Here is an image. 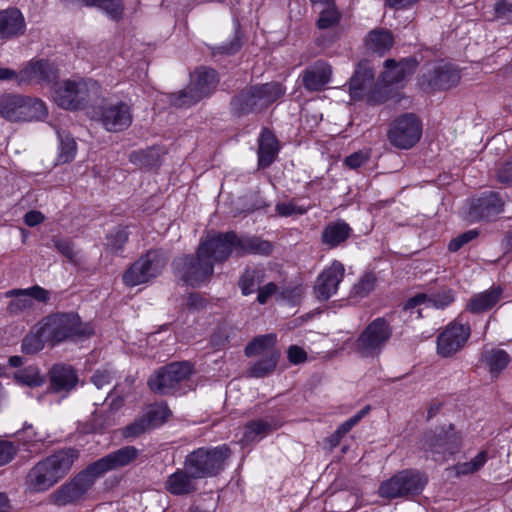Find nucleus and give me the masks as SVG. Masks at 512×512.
<instances>
[{
	"label": "nucleus",
	"instance_id": "obj_35",
	"mask_svg": "<svg viewBox=\"0 0 512 512\" xmlns=\"http://www.w3.org/2000/svg\"><path fill=\"white\" fill-rule=\"evenodd\" d=\"M393 44V34L391 31L383 28L371 30L365 38L367 49L379 55H383L389 51Z\"/></svg>",
	"mask_w": 512,
	"mask_h": 512
},
{
	"label": "nucleus",
	"instance_id": "obj_31",
	"mask_svg": "<svg viewBox=\"0 0 512 512\" xmlns=\"http://www.w3.org/2000/svg\"><path fill=\"white\" fill-rule=\"evenodd\" d=\"M273 250V245L256 236H239L236 234L235 254L242 257L246 254H258L268 256Z\"/></svg>",
	"mask_w": 512,
	"mask_h": 512
},
{
	"label": "nucleus",
	"instance_id": "obj_43",
	"mask_svg": "<svg viewBox=\"0 0 512 512\" xmlns=\"http://www.w3.org/2000/svg\"><path fill=\"white\" fill-rule=\"evenodd\" d=\"M59 140L58 161L61 163L71 162L76 154V142L70 133L64 130H57Z\"/></svg>",
	"mask_w": 512,
	"mask_h": 512
},
{
	"label": "nucleus",
	"instance_id": "obj_4",
	"mask_svg": "<svg viewBox=\"0 0 512 512\" xmlns=\"http://www.w3.org/2000/svg\"><path fill=\"white\" fill-rule=\"evenodd\" d=\"M230 448L223 444L213 448L201 447L190 452L184 460V467L198 479L217 476L224 470Z\"/></svg>",
	"mask_w": 512,
	"mask_h": 512
},
{
	"label": "nucleus",
	"instance_id": "obj_14",
	"mask_svg": "<svg viewBox=\"0 0 512 512\" xmlns=\"http://www.w3.org/2000/svg\"><path fill=\"white\" fill-rule=\"evenodd\" d=\"M99 478L89 464L84 470L75 475L69 482L60 486L52 494L57 506H67L81 501Z\"/></svg>",
	"mask_w": 512,
	"mask_h": 512
},
{
	"label": "nucleus",
	"instance_id": "obj_59",
	"mask_svg": "<svg viewBox=\"0 0 512 512\" xmlns=\"http://www.w3.org/2000/svg\"><path fill=\"white\" fill-rule=\"evenodd\" d=\"M17 449L12 442L0 440V466L9 463L16 455Z\"/></svg>",
	"mask_w": 512,
	"mask_h": 512
},
{
	"label": "nucleus",
	"instance_id": "obj_37",
	"mask_svg": "<svg viewBox=\"0 0 512 512\" xmlns=\"http://www.w3.org/2000/svg\"><path fill=\"white\" fill-rule=\"evenodd\" d=\"M19 111L18 121L43 120L48 114L46 105L42 100L25 96L24 103H22Z\"/></svg>",
	"mask_w": 512,
	"mask_h": 512
},
{
	"label": "nucleus",
	"instance_id": "obj_20",
	"mask_svg": "<svg viewBox=\"0 0 512 512\" xmlns=\"http://www.w3.org/2000/svg\"><path fill=\"white\" fill-rule=\"evenodd\" d=\"M504 209V201L496 192H485L469 204L468 218L472 222L491 220Z\"/></svg>",
	"mask_w": 512,
	"mask_h": 512
},
{
	"label": "nucleus",
	"instance_id": "obj_32",
	"mask_svg": "<svg viewBox=\"0 0 512 512\" xmlns=\"http://www.w3.org/2000/svg\"><path fill=\"white\" fill-rule=\"evenodd\" d=\"M503 289L500 286L475 294L466 305V310L473 314L484 313L492 309L501 299Z\"/></svg>",
	"mask_w": 512,
	"mask_h": 512
},
{
	"label": "nucleus",
	"instance_id": "obj_7",
	"mask_svg": "<svg viewBox=\"0 0 512 512\" xmlns=\"http://www.w3.org/2000/svg\"><path fill=\"white\" fill-rule=\"evenodd\" d=\"M218 82L217 72L214 69L201 67L195 71L185 89L169 94V102L177 108L190 107L213 93Z\"/></svg>",
	"mask_w": 512,
	"mask_h": 512
},
{
	"label": "nucleus",
	"instance_id": "obj_19",
	"mask_svg": "<svg viewBox=\"0 0 512 512\" xmlns=\"http://www.w3.org/2000/svg\"><path fill=\"white\" fill-rule=\"evenodd\" d=\"M460 71L450 63H440L432 70L424 73L419 80L421 88L426 92L447 90L458 84Z\"/></svg>",
	"mask_w": 512,
	"mask_h": 512
},
{
	"label": "nucleus",
	"instance_id": "obj_58",
	"mask_svg": "<svg viewBox=\"0 0 512 512\" xmlns=\"http://www.w3.org/2000/svg\"><path fill=\"white\" fill-rule=\"evenodd\" d=\"M497 181L503 185H512V159L502 163L496 173Z\"/></svg>",
	"mask_w": 512,
	"mask_h": 512
},
{
	"label": "nucleus",
	"instance_id": "obj_60",
	"mask_svg": "<svg viewBox=\"0 0 512 512\" xmlns=\"http://www.w3.org/2000/svg\"><path fill=\"white\" fill-rule=\"evenodd\" d=\"M257 292V302L263 305L267 303L271 296L275 295L277 297L278 286L274 282H269L266 285L259 287Z\"/></svg>",
	"mask_w": 512,
	"mask_h": 512
},
{
	"label": "nucleus",
	"instance_id": "obj_40",
	"mask_svg": "<svg viewBox=\"0 0 512 512\" xmlns=\"http://www.w3.org/2000/svg\"><path fill=\"white\" fill-rule=\"evenodd\" d=\"M24 96L5 94L0 97V114L9 121H18Z\"/></svg>",
	"mask_w": 512,
	"mask_h": 512
},
{
	"label": "nucleus",
	"instance_id": "obj_61",
	"mask_svg": "<svg viewBox=\"0 0 512 512\" xmlns=\"http://www.w3.org/2000/svg\"><path fill=\"white\" fill-rule=\"evenodd\" d=\"M23 292H27L30 299H34L41 303H48L50 299V292L38 285L23 289Z\"/></svg>",
	"mask_w": 512,
	"mask_h": 512
},
{
	"label": "nucleus",
	"instance_id": "obj_24",
	"mask_svg": "<svg viewBox=\"0 0 512 512\" xmlns=\"http://www.w3.org/2000/svg\"><path fill=\"white\" fill-rule=\"evenodd\" d=\"M418 65V62L413 57L404 58L399 62L394 59H387L384 62L385 70L381 74V81L386 86L398 84L411 76Z\"/></svg>",
	"mask_w": 512,
	"mask_h": 512
},
{
	"label": "nucleus",
	"instance_id": "obj_51",
	"mask_svg": "<svg viewBox=\"0 0 512 512\" xmlns=\"http://www.w3.org/2000/svg\"><path fill=\"white\" fill-rule=\"evenodd\" d=\"M149 430H151V429H150L149 425L147 424L145 417L142 414L141 416L137 417L132 423H130L129 425H127L124 428L123 435L126 438H129V437L135 438V437H138V436L144 434L145 432H147Z\"/></svg>",
	"mask_w": 512,
	"mask_h": 512
},
{
	"label": "nucleus",
	"instance_id": "obj_26",
	"mask_svg": "<svg viewBox=\"0 0 512 512\" xmlns=\"http://www.w3.org/2000/svg\"><path fill=\"white\" fill-rule=\"evenodd\" d=\"M197 480L198 478L193 475V472L183 466L182 469L178 468L167 477L164 488L174 496H186L197 491Z\"/></svg>",
	"mask_w": 512,
	"mask_h": 512
},
{
	"label": "nucleus",
	"instance_id": "obj_33",
	"mask_svg": "<svg viewBox=\"0 0 512 512\" xmlns=\"http://www.w3.org/2000/svg\"><path fill=\"white\" fill-rule=\"evenodd\" d=\"M480 361L484 364L493 377H498L508 366L511 359L509 354L498 348H484L481 352Z\"/></svg>",
	"mask_w": 512,
	"mask_h": 512
},
{
	"label": "nucleus",
	"instance_id": "obj_29",
	"mask_svg": "<svg viewBox=\"0 0 512 512\" xmlns=\"http://www.w3.org/2000/svg\"><path fill=\"white\" fill-rule=\"evenodd\" d=\"M26 23L17 8L0 10V40H11L25 33Z\"/></svg>",
	"mask_w": 512,
	"mask_h": 512
},
{
	"label": "nucleus",
	"instance_id": "obj_10",
	"mask_svg": "<svg viewBox=\"0 0 512 512\" xmlns=\"http://www.w3.org/2000/svg\"><path fill=\"white\" fill-rule=\"evenodd\" d=\"M169 256L162 249H152L137 259L123 274L127 286H137L160 275Z\"/></svg>",
	"mask_w": 512,
	"mask_h": 512
},
{
	"label": "nucleus",
	"instance_id": "obj_16",
	"mask_svg": "<svg viewBox=\"0 0 512 512\" xmlns=\"http://www.w3.org/2000/svg\"><path fill=\"white\" fill-rule=\"evenodd\" d=\"M95 120L102 123L104 128L110 132H119L127 129L132 123L131 107L123 102H105L93 108Z\"/></svg>",
	"mask_w": 512,
	"mask_h": 512
},
{
	"label": "nucleus",
	"instance_id": "obj_50",
	"mask_svg": "<svg viewBox=\"0 0 512 512\" xmlns=\"http://www.w3.org/2000/svg\"><path fill=\"white\" fill-rule=\"evenodd\" d=\"M53 247L70 262H76L77 252L72 241L68 238L53 237Z\"/></svg>",
	"mask_w": 512,
	"mask_h": 512
},
{
	"label": "nucleus",
	"instance_id": "obj_54",
	"mask_svg": "<svg viewBox=\"0 0 512 512\" xmlns=\"http://www.w3.org/2000/svg\"><path fill=\"white\" fill-rule=\"evenodd\" d=\"M242 46L241 37L238 32L235 33L233 39L228 43H223L213 49V54L233 55L240 50Z\"/></svg>",
	"mask_w": 512,
	"mask_h": 512
},
{
	"label": "nucleus",
	"instance_id": "obj_64",
	"mask_svg": "<svg viewBox=\"0 0 512 512\" xmlns=\"http://www.w3.org/2000/svg\"><path fill=\"white\" fill-rule=\"evenodd\" d=\"M21 71L16 72L10 68H0V81H15L19 86L25 85V83L20 82Z\"/></svg>",
	"mask_w": 512,
	"mask_h": 512
},
{
	"label": "nucleus",
	"instance_id": "obj_53",
	"mask_svg": "<svg viewBox=\"0 0 512 512\" xmlns=\"http://www.w3.org/2000/svg\"><path fill=\"white\" fill-rule=\"evenodd\" d=\"M478 235H479V231L477 229H471V230H468V231L458 235L457 237L453 238L450 241V243L448 245L449 251L457 252L464 245L468 244L470 241L477 238Z\"/></svg>",
	"mask_w": 512,
	"mask_h": 512
},
{
	"label": "nucleus",
	"instance_id": "obj_8",
	"mask_svg": "<svg viewBox=\"0 0 512 512\" xmlns=\"http://www.w3.org/2000/svg\"><path fill=\"white\" fill-rule=\"evenodd\" d=\"M172 266L175 275L193 288L207 284L214 274V265L208 257L200 255L198 248L194 255L188 254L175 258Z\"/></svg>",
	"mask_w": 512,
	"mask_h": 512
},
{
	"label": "nucleus",
	"instance_id": "obj_28",
	"mask_svg": "<svg viewBox=\"0 0 512 512\" xmlns=\"http://www.w3.org/2000/svg\"><path fill=\"white\" fill-rule=\"evenodd\" d=\"M50 390L55 393H69L78 384L76 370L67 364H54L49 370Z\"/></svg>",
	"mask_w": 512,
	"mask_h": 512
},
{
	"label": "nucleus",
	"instance_id": "obj_23",
	"mask_svg": "<svg viewBox=\"0 0 512 512\" xmlns=\"http://www.w3.org/2000/svg\"><path fill=\"white\" fill-rule=\"evenodd\" d=\"M57 78L58 70L56 66L48 60L40 59L27 63L21 70L20 82L25 84L31 82L49 84Z\"/></svg>",
	"mask_w": 512,
	"mask_h": 512
},
{
	"label": "nucleus",
	"instance_id": "obj_48",
	"mask_svg": "<svg viewBox=\"0 0 512 512\" xmlns=\"http://www.w3.org/2000/svg\"><path fill=\"white\" fill-rule=\"evenodd\" d=\"M455 294L452 289H443L437 293H433L430 296L428 295V305L438 308L444 309L454 302Z\"/></svg>",
	"mask_w": 512,
	"mask_h": 512
},
{
	"label": "nucleus",
	"instance_id": "obj_45",
	"mask_svg": "<svg viewBox=\"0 0 512 512\" xmlns=\"http://www.w3.org/2000/svg\"><path fill=\"white\" fill-rule=\"evenodd\" d=\"M376 282L377 278L373 273H365L352 287L350 297L357 299L367 297L375 289Z\"/></svg>",
	"mask_w": 512,
	"mask_h": 512
},
{
	"label": "nucleus",
	"instance_id": "obj_25",
	"mask_svg": "<svg viewBox=\"0 0 512 512\" xmlns=\"http://www.w3.org/2000/svg\"><path fill=\"white\" fill-rule=\"evenodd\" d=\"M374 84V71L370 62L361 60L350 78L349 93L352 99L360 100Z\"/></svg>",
	"mask_w": 512,
	"mask_h": 512
},
{
	"label": "nucleus",
	"instance_id": "obj_62",
	"mask_svg": "<svg viewBox=\"0 0 512 512\" xmlns=\"http://www.w3.org/2000/svg\"><path fill=\"white\" fill-rule=\"evenodd\" d=\"M368 159H369L368 153L363 152V151H357V152H354L351 155L347 156L344 160V163L349 168L356 169V168H359L366 161H368Z\"/></svg>",
	"mask_w": 512,
	"mask_h": 512
},
{
	"label": "nucleus",
	"instance_id": "obj_57",
	"mask_svg": "<svg viewBox=\"0 0 512 512\" xmlns=\"http://www.w3.org/2000/svg\"><path fill=\"white\" fill-rule=\"evenodd\" d=\"M114 377V373L107 369H98L94 372V374L91 377V382L98 388H102L105 385H108L111 383L112 379Z\"/></svg>",
	"mask_w": 512,
	"mask_h": 512
},
{
	"label": "nucleus",
	"instance_id": "obj_63",
	"mask_svg": "<svg viewBox=\"0 0 512 512\" xmlns=\"http://www.w3.org/2000/svg\"><path fill=\"white\" fill-rule=\"evenodd\" d=\"M288 359L293 364H300L306 361L307 354L306 352L299 346L292 345L289 347L287 351Z\"/></svg>",
	"mask_w": 512,
	"mask_h": 512
},
{
	"label": "nucleus",
	"instance_id": "obj_44",
	"mask_svg": "<svg viewBox=\"0 0 512 512\" xmlns=\"http://www.w3.org/2000/svg\"><path fill=\"white\" fill-rule=\"evenodd\" d=\"M171 415V411L165 403H156L147 408L143 413L150 429L162 425Z\"/></svg>",
	"mask_w": 512,
	"mask_h": 512
},
{
	"label": "nucleus",
	"instance_id": "obj_52",
	"mask_svg": "<svg viewBox=\"0 0 512 512\" xmlns=\"http://www.w3.org/2000/svg\"><path fill=\"white\" fill-rule=\"evenodd\" d=\"M302 294L303 289L301 286H287L281 289L278 287L277 300L287 301L295 305L299 302Z\"/></svg>",
	"mask_w": 512,
	"mask_h": 512
},
{
	"label": "nucleus",
	"instance_id": "obj_30",
	"mask_svg": "<svg viewBox=\"0 0 512 512\" xmlns=\"http://www.w3.org/2000/svg\"><path fill=\"white\" fill-rule=\"evenodd\" d=\"M279 143L276 136L268 128H263L258 139V167L268 168L276 159Z\"/></svg>",
	"mask_w": 512,
	"mask_h": 512
},
{
	"label": "nucleus",
	"instance_id": "obj_11",
	"mask_svg": "<svg viewBox=\"0 0 512 512\" xmlns=\"http://www.w3.org/2000/svg\"><path fill=\"white\" fill-rule=\"evenodd\" d=\"M392 336V327L384 317L370 322L355 341L354 349L363 358L378 357Z\"/></svg>",
	"mask_w": 512,
	"mask_h": 512
},
{
	"label": "nucleus",
	"instance_id": "obj_55",
	"mask_svg": "<svg viewBox=\"0 0 512 512\" xmlns=\"http://www.w3.org/2000/svg\"><path fill=\"white\" fill-rule=\"evenodd\" d=\"M128 240V232L125 229H117L108 236V246L115 252L122 250Z\"/></svg>",
	"mask_w": 512,
	"mask_h": 512
},
{
	"label": "nucleus",
	"instance_id": "obj_13",
	"mask_svg": "<svg viewBox=\"0 0 512 512\" xmlns=\"http://www.w3.org/2000/svg\"><path fill=\"white\" fill-rule=\"evenodd\" d=\"M427 484V477L417 470H403L379 487V495L393 499L418 495Z\"/></svg>",
	"mask_w": 512,
	"mask_h": 512
},
{
	"label": "nucleus",
	"instance_id": "obj_42",
	"mask_svg": "<svg viewBox=\"0 0 512 512\" xmlns=\"http://www.w3.org/2000/svg\"><path fill=\"white\" fill-rule=\"evenodd\" d=\"M45 343H47V339L42 334L41 325L38 322L34 331L23 338L21 349L25 354H36L44 348Z\"/></svg>",
	"mask_w": 512,
	"mask_h": 512
},
{
	"label": "nucleus",
	"instance_id": "obj_38",
	"mask_svg": "<svg viewBox=\"0 0 512 512\" xmlns=\"http://www.w3.org/2000/svg\"><path fill=\"white\" fill-rule=\"evenodd\" d=\"M264 274L262 270L247 267L238 280V286L244 296H248L258 290L263 282Z\"/></svg>",
	"mask_w": 512,
	"mask_h": 512
},
{
	"label": "nucleus",
	"instance_id": "obj_46",
	"mask_svg": "<svg viewBox=\"0 0 512 512\" xmlns=\"http://www.w3.org/2000/svg\"><path fill=\"white\" fill-rule=\"evenodd\" d=\"M14 378L18 383L29 387H38L43 384L39 369L33 365L17 371Z\"/></svg>",
	"mask_w": 512,
	"mask_h": 512
},
{
	"label": "nucleus",
	"instance_id": "obj_1",
	"mask_svg": "<svg viewBox=\"0 0 512 512\" xmlns=\"http://www.w3.org/2000/svg\"><path fill=\"white\" fill-rule=\"evenodd\" d=\"M79 451L65 448L39 461L27 474L26 484L32 492H44L54 486L71 469Z\"/></svg>",
	"mask_w": 512,
	"mask_h": 512
},
{
	"label": "nucleus",
	"instance_id": "obj_5",
	"mask_svg": "<svg viewBox=\"0 0 512 512\" xmlns=\"http://www.w3.org/2000/svg\"><path fill=\"white\" fill-rule=\"evenodd\" d=\"M276 335L266 334L253 339L245 347L247 357L261 356L252 362L247 370V377L264 378L271 375L278 364L280 352L275 348Z\"/></svg>",
	"mask_w": 512,
	"mask_h": 512
},
{
	"label": "nucleus",
	"instance_id": "obj_3",
	"mask_svg": "<svg viewBox=\"0 0 512 512\" xmlns=\"http://www.w3.org/2000/svg\"><path fill=\"white\" fill-rule=\"evenodd\" d=\"M284 93L285 90L278 82L251 85L232 97L230 109L232 114L237 117L259 113L268 108Z\"/></svg>",
	"mask_w": 512,
	"mask_h": 512
},
{
	"label": "nucleus",
	"instance_id": "obj_18",
	"mask_svg": "<svg viewBox=\"0 0 512 512\" xmlns=\"http://www.w3.org/2000/svg\"><path fill=\"white\" fill-rule=\"evenodd\" d=\"M422 125L413 113H406L398 117L388 132L392 145L400 149H410L420 139Z\"/></svg>",
	"mask_w": 512,
	"mask_h": 512
},
{
	"label": "nucleus",
	"instance_id": "obj_49",
	"mask_svg": "<svg viewBox=\"0 0 512 512\" xmlns=\"http://www.w3.org/2000/svg\"><path fill=\"white\" fill-rule=\"evenodd\" d=\"M341 15L335 6H329L328 8L321 11L320 16L317 20V27L319 29H328L338 24Z\"/></svg>",
	"mask_w": 512,
	"mask_h": 512
},
{
	"label": "nucleus",
	"instance_id": "obj_34",
	"mask_svg": "<svg viewBox=\"0 0 512 512\" xmlns=\"http://www.w3.org/2000/svg\"><path fill=\"white\" fill-rule=\"evenodd\" d=\"M280 426L281 423L274 418L249 421L244 427V440L247 442L260 440Z\"/></svg>",
	"mask_w": 512,
	"mask_h": 512
},
{
	"label": "nucleus",
	"instance_id": "obj_2",
	"mask_svg": "<svg viewBox=\"0 0 512 512\" xmlns=\"http://www.w3.org/2000/svg\"><path fill=\"white\" fill-rule=\"evenodd\" d=\"M42 334L47 343L54 347L63 342L77 341L93 335V328L84 323L74 312H57L43 317L39 321Z\"/></svg>",
	"mask_w": 512,
	"mask_h": 512
},
{
	"label": "nucleus",
	"instance_id": "obj_12",
	"mask_svg": "<svg viewBox=\"0 0 512 512\" xmlns=\"http://www.w3.org/2000/svg\"><path fill=\"white\" fill-rule=\"evenodd\" d=\"M461 445V435L455 431L453 424L447 427H437L424 434L422 438L423 451L438 462L444 461L447 454H454Z\"/></svg>",
	"mask_w": 512,
	"mask_h": 512
},
{
	"label": "nucleus",
	"instance_id": "obj_17",
	"mask_svg": "<svg viewBox=\"0 0 512 512\" xmlns=\"http://www.w3.org/2000/svg\"><path fill=\"white\" fill-rule=\"evenodd\" d=\"M235 240L236 232L234 231L208 234L201 239L197 248L200 255L208 257L215 266L224 263L235 252Z\"/></svg>",
	"mask_w": 512,
	"mask_h": 512
},
{
	"label": "nucleus",
	"instance_id": "obj_9",
	"mask_svg": "<svg viewBox=\"0 0 512 512\" xmlns=\"http://www.w3.org/2000/svg\"><path fill=\"white\" fill-rule=\"evenodd\" d=\"M96 81L66 80L55 85L52 97L54 102L66 110H81L91 100V92H97Z\"/></svg>",
	"mask_w": 512,
	"mask_h": 512
},
{
	"label": "nucleus",
	"instance_id": "obj_41",
	"mask_svg": "<svg viewBox=\"0 0 512 512\" xmlns=\"http://www.w3.org/2000/svg\"><path fill=\"white\" fill-rule=\"evenodd\" d=\"M7 297H14L8 304L7 310L11 315H19L33 309L34 302L23 289H13L6 293Z\"/></svg>",
	"mask_w": 512,
	"mask_h": 512
},
{
	"label": "nucleus",
	"instance_id": "obj_47",
	"mask_svg": "<svg viewBox=\"0 0 512 512\" xmlns=\"http://www.w3.org/2000/svg\"><path fill=\"white\" fill-rule=\"evenodd\" d=\"M487 453L481 451L468 462L459 463L455 466L457 475H467L478 471L486 462Z\"/></svg>",
	"mask_w": 512,
	"mask_h": 512
},
{
	"label": "nucleus",
	"instance_id": "obj_22",
	"mask_svg": "<svg viewBox=\"0 0 512 512\" xmlns=\"http://www.w3.org/2000/svg\"><path fill=\"white\" fill-rule=\"evenodd\" d=\"M138 455L139 450L136 447L124 446L91 463V465L96 474L101 477L111 470L130 464Z\"/></svg>",
	"mask_w": 512,
	"mask_h": 512
},
{
	"label": "nucleus",
	"instance_id": "obj_27",
	"mask_svg": "<svg viewBox=\"0 0 512 512\" xmlns=\"http://www.w3.org/2000/svg\"><path fill=\"white\" fill-rule=\"evenodd\" d=\"M331 76V65L323 60H318L303 71L302 83L308 91H321L330 82Z\"/></svg>",
	"mask_w": 512,
	"mask_h": 512
},
{
	"label": "nucleus",
	"instance_id": "obj_39",
	"mask_svg": "<svg viewBox=\"0 0 512 512\" xmlns=\"http://www.w3.org/2000/svg\"><path fill=\"white\" fill-rule=\"evenodd\" d=\"M129 160L131 163L141 168L152 169L160 165L161 155L158 149L150 147L131 152Z\"/></svg>",
	"mask_w": 512,
	"mask_h": 512
},
{
	"label": "nucleus",
	"instance_id": "obj_21",
	"mask_svg": "<svg viewBox=\"0 0 512 512\" xmlns=\"http://www.w3.org/2000/svg\"><path fill=\"white\" fill-rule=\"evenodd\" d=\"M344 266L339 261L333 263L317 277L313 291L319 301H327L338 290L344 276Z\"/></svg>",
	"mask_w": 512,
	"mask_h": 512
},
{
	"label": "nucleus",
	"instance_id": "obj_6",
	"mask_svg": "<svg viewBox=\"0 0 512 512\" xmlns=\"http://www.w3.org/2000/svg\"><path fill=\"white\" fill-rule=\"evenodd\" d=\"M193 374V366L188 361L172 362L158 368L147 381L149 389L159 395L183 394L182 384Z\"/></svg>",
	"mask_w": 512,
	"mask_h": 512
},
{
	"label": "nucleus",
	"instance_id": "obj_15",
	"mask_svg": "<svg viewBox=\"0 0 512 512\" xmlns=\"http://www.w3.org/2000/svg\"><path fill=\"white\" fill-rule=\"evenodd\" d=\"M471 336V327L463 322L462 315L450 322L437 336V353L443 358L454 356L462 350Z\"/></svg>",
	"mask_w": 512,
	"mask_h": 512
},
{
	"label": "nucleus",
	"instance_id": "obj_36",
	"mask_svg": "<svg viewBox=\"0 0 512 512\" xmlns=\"http://www.w3.org/2000/svg\"><path fill=\"white\" fill-rule=\"evenodd\" d=\"M352 229L344 221H336L329 223L322 232V242L329 248H334L346 241Z\"/></svg>",
	"mask_w": 512,
	"mask_h": 512
},
{
	"label": "nucleus",
	"instance_id": "obj_56",
	"mask_svg": "<svg viewBox=\"0 0 512 512\" xmlns=\"http://www.w3.org/2000/svg\"><path fill=\"white\" fill-rule=\"evenodd\" d=\"M276 211L280 216L288 217L292 215H303L306 213V209L301 206H297L293 202H282L276 205Z\"/></svg>",
	"mask_w": 512,
	"mask_h": 512
}]
</instances>
